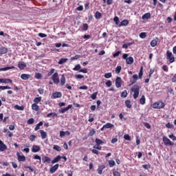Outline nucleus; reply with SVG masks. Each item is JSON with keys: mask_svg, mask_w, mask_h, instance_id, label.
<instances>
[{"mask_svg": "<svg viewBox=\"0 0 176 176\" xmlns=\"http://www.w3.org/2000/svg\"><path fill=\"white\" fill-rule=\"evenodd\" d=\"M140 89H141V86L138 85H135L131 89V93L133 94L134 100H137V98H138V96H140Z\"/></svg>", "mask_w": 176, "mask_h": 176, "instance_id": "obj_1", "label": "nucleus"}, {"mask_svg": "<svg viewBox=\"0 0 176 176\" xmlns=\"http://www.w3.org/2000/svg\"><path fill=\"white\" fill-rule=\"evenodd\" d=\"M166 107V104L163 101L159 100L157 102H155L154 104H153L152 107L154 109H162Z\"/></svg>", "mask_w": 176, "mask_h": 176, "instance_id": "obj_2", "label": "nucleus"}, {"mask_svg": "<svg viewBox=\"0 0 176 176\" xmlns=\"http://www.w3.org/2000/svg\"><path fill=\"white\" fill-rule=\"evenodd\" d=\"M166 58L167 60H169V63L170 64H172V63H174V61H175V57L173 56V52L168 50L166 52Z\"/></svg>", "mask_w": 176, "mask_h": 176, "instance_id": "obj_3", "label": "nucleus"}, {"mask_svg": "<svg viewBox=\"0 0 176 176\" xmlns=\"http://www.w3.org/2000/svg\"><path fill=\"white\" fill-rule=\"evenodd\" d=\"M93 148L94 149L91 150L92 153H94L95 155H100V152H98V151H101L102 147L100 145L96 144Z\"/></svg>", "mask_w": 176, "mask_h": 176, "instance_id": "obj_4", "label": "nucleus"}, {"mask_svg": "<svg viewBox=\"0 0 176 176\" xmlns=\"http://www.w3.org/2000/svg\"><path fill=\"white\" fill-rule=\"evenodd\" d=\"M52 79L55 85L60 83V78H58V73L56 72L52 76Z\"/></svg>", "mask_w": 176, "mask_h": 176, "instance_id": "obj_5", "label": "nucleus"}, {"mask_svg": "<svg viewBox=\"0 0 176 176\" xmlns=\"http://www.w3.org/2000/svg\"><path fill=\"white\" fill-rule=\"evenodd\" d=\"M163 142L166 145H170V146H174V142H171V140H170V139H168V138L166 136L163 137Z\"/></svg>", "mask_w": 176, "mask_h": 176, "instance_id": "obj_6", "label": "nucleus"}, {"mask_svg": "<svg viewBox=\"0 0 176 176\" xmlns=\"http://www.w3.org/2000/svg\"><path fill=\"white\" fill-rule=\"evenodd\" d=\"M71 108H72V104H69L67 107L59 109V113H65V112L71 109Z\"/></svg>", "mask_w": 176, "mask_h": 176, "instance_id": "obj_7", "label": "nucleus"}, {"mask_svg": "<svg viewBox=\"0 0 176 176\" xmlns=\"http://www.w3.org/2000/svg\"><path fill=\"white\" fill-rule=\"evenodd\" d=\"M6 149H8V146L0 140V152H5Z\"/></svg>", "mask_w": 176, "mask_h": 176, "instance_id": "obj_8", "label": "nucleus"}, {"mask_svg": "<svg viewBox=\"0 0 176 176\" xmlns=\"http://www.w3.org/2000/svg\"><path fill=\"white\" fill-rule=\"evenodd\" d=\"M116 87L119 89V87H122V78L120 77H117L116 79Z\"/></svg>", "mask_w": 176, "mask_h": 176, "instance_id": "obj_9", "label": "nucleus"}, {"mask_svg": "<svg viewBox=\"0 0 176 176\" xmlns=\"http://www.w3.org/2000/svg\"><path fill=\"white\" fill-rule=\"evenodd\" d=\"M59 166H60V164H56L54 166L51 167L50 169V173H51V174H54V173H56V171H57V170H58Z\"/></svg>", "mask_w": 176, "mask_h": 176, "instance_id": "obj_10", "label": "nucleus"}, {"mask_svg": "<svg viewBox=\"0 0 176 176\" xmlns=\"http://www.w3.org/2000/svg\"><path fill=\"white\" fill-rule=\"evenodd\" d=\"M32 76L30 74H22L21 75V78H22L23 80H28V79H31Z\"/></svg>", "mask_w": 176, "mask_h": 176, "instance_id": "obj_11", "label": "nucleus"}, {"mask_svg": "<svg viewBox=\"0 0 176 176\" xmlns=\"http://www.w3.org/2000/svg\"><path fill=\"white\" fill-rule=\"evenodd\" d=\"M157 42H159V38L157 37L152 40L150 43L151 47H155V46H157Z\"/></svg>", "mask_w": 176, "mask_h": 176, "instance_id": "obj_12", "label": "nucleus"}, {"mask_svg": "<svg viewBox=\"0 0 176 176\" xmlns=\"http://www.w3.org/2000/svg\"><path fill=\"white\" fill-rule=\"evenodd\" d=\"M0 83H13L10 78H0Z\"/></svg>", "mask_w": 176, "mask_h": 176, "instance_id": "obj_13", "label": "nucleus"}, {"mask_svg": "<svg viewBox=\"0 0 176 176\" xmlns=\"http://www.w3.org/2000/svg\"><path fill=\"white\" fill-rule=\"evenodd\" d=\"M39 151H41V146L38 145H33L32 148V152L36 153V152H39Z\"/></svg>", "mask_w": 176, "mask_h": 176, "instance_id": "obj_14", "label": "nucleus"}, {"mask_svg": "<svg viewBox=\"0 0 176 176\" xmlns=\"http://www.w3.org/2000/svg\"><path fill=\"white\" fill-rule=\"evenodd\" d=\"M42 162L43 163H48V164H50V162H52V159L47 156H44L42 157Z\"/></svg>", "mask_w": 176, "mask_h": 176, "instance_id": "obj_15", "label": "nucleus"}, {"mask_svg": "<svg viewBox=\"0 0 176 176\" xmlns=\"http://www.w3.org/2000/svg\"><path fill=\"white\" fill-rule=\"evenodd\" d=\"M126 63L128 65H131L133 63H134V58L132 56H129L128 58L126 59Z\"/></svg>", "mask_w": 176, "mask_h": 176, "instance_id": "obj_16", "label": "nucleus"}, {"mask_svg": "<svg viewBox=\"0 0 176 176\" xmlns=\"http://www.w3.org/2000/svg\"><path fill=\"white\" fill-rule=\"evenodd\" d=\"M63 159V157L61 155H57L52 161V164H54V163H58V162H60Z\"/></svg>", "mask_w": 176, "mask_h": 176, "instance_id": "obj_17", "label": "nucleus"}, {"mask_svg": "<svg viewBox=\"0 0 176 176\" xmlns=\"http://www.w3.org/2000/svg\"><path fill=\"white\" fill-rule=\"evenodd\" d=\"M53 98H61L63 94L61 92H55L52 95Z\"/></svg>", "mask_w": 176, "mask_h": 176, "instance_id": "obj_18", "label": "nucleus"}, {"mask_svg": "<svg viewBox=\"0 0 176 176\" xmlns=\"http://www.w3.org/2000/svg\"><path fill=\"white\" fill-rule=\"evenodd\" d=\"M25 67H27V64L24 62H19L18 63V67L19 68V69H24Z\"/></svg>", "mask_w": 176, "mask_h": 176, "instance_id": "obj_19", "label": "nucleus"}, {"mask_svg": "<svg viewBox=\"0 0 176 176\" xmlns=\"http://www.w3.org/2000/svg\"><path fill=\"white\" fill-rule=\"evenodd\" d=\"M126 25H129V20L127 19L122 21L118 25V27H122Z\"/></svg>", "mask_w": 176, "mask_h": 176, "instance_id": "obj_20", "label": "nucleus"}, {"mask_svg": "<svg viewBox=\"0 0 176 176\" xmlns=\"http://www.w3.org/2000/svg\"><path fill=\"white\" fill-rule=\"evenodd\" d=\"M17 157H18V160L19 162H25V156L24 155H20L19 153H16Z\"/></svg>", "mask_w": 176, "mask_h": 176, "instance_id": "obj_21", "label": "nucleus"}, {"mask_svg": "<svg viewBox=\"0 0 176 176\" xmlns=\"http://www.w3.org/2000/svg\"><path fill=\"white\" fill-rule=\"evenodd\" d=\"M8 53V48L5 47H0V56H2V54H6Z\"/></svg>", "mask_w": 176, "mask_h": 176, "instance_id": "obj_22", "label": "nucleus"}, {"mask_svg": "<svg viewBox=\"0 0 176 176\" xmlns=\"http://www.w3.org/2000/svg\"><path fill=\"white\" fill-rule=\"evenodd\" d=\"M40 134L41 135L42 140H45V138H47V133L45 132V131L40 130Z\"/></svg>", "mask_w": 176, "mask_h": 176, "instance_id": "obj_23", "label": "nucleus"}, {"mask_svg": "<svg viewBox=\"0 0 176 176\" xmlns=\"http://www.w3.org/2000/svg\"><path fill=\"white\" fill-rule=\"evenodd\" d=\"M32 109L38 112V111H39V106L38 105V104L33 103L32 104Z\"/></svg>", "mask_w": 176, "mask_h": 176, "instance_id": "obj_24", "label": "nucleus"}, {"mask_svg": "<svg viewBox=\"0 0 176 176\" xmlns=\"http://www.w3.org/2000/svg\"><path fill=\"white\" fill-rule=\"evenodd\" d=\"M142 20H148L151 19V13H145L142 16Z\"/></svg>", "mask_w": 176, "mask_h": 176, "instance_id": "obj_25", "label": "nucleus"}, {"mask_svg": "<svg viewBox=\"0 0 176 176\" xmlns=\"http://www.w3.org/2000/svg\"><path fill=\"white\" fill-rule=\"evenodd\" d=\"M146 101V99L145 98V96L142 95L141 98L140 99V103L141 105H145V102Z\"/></svg>", "mask_w": 176, "mask_h": 176, "instance_id": "obj_26", "label": "nucleus"}, {"mask_svg": "<svg viewBox=\"0 0 176 176\" xmlns=\"http://www.w3.org/2000/svg\"><path fill=\"white\" fill-rule=\"evenodd\" d=\"M95 142L96 145H102V144H105V142L102 141L101 139L96 138Z\"/></svg>", "mask_w": 176, "mask_h": 176, "instance_id": "obj_27", "label": "nucleus"}, {"mask_svg": "<svg viewBox=\"0 0 176 176\" xmlns=\"http://www.w3.org/2000/svg\"><path fill=\"white\" fill-rule=\"evenodd\" d=\"M142 75H144V67L141 66L140 72H139V79H142Z\"/></svg>", "mask_w": 176, "mask_h": 176, "instance_id": "obj_28", "label": "nucleus"}, {"mask_svg": "<svg viewBox=\"0 0 176 176\" xmlns=\"http://www.w3.org/2000/svg\"><path fill=\"white\" fill-rule=\"evenodd\" d=\"M65 85V76L62 74L60 78V86H64Z\"/></svg>", "mask_w": 176, "mask_h": 176, "instance_id": "obj_29", "label": "nucleus"}, {"mask_svg": "<svg viewBox=\"0 0 176 176\" xmlns=\"http://www.w3.org/2000/svg\"><path fill=\"white\" fill-rule=\"evenodd\" d=\"M68 61V58H60L59 60V61L58 62V64H59V65H61V64H64V63H67Z\"/></svg>", "mask_w": 176, "mask_h": 176, "instance_id": "obj_30", "label": "nucleus"}, {"mask_svg": "<svg viewBox=\"0 0 176 176\" xmlns=\"http://www.w3.org/2000/svg\"><path fill=\"white\" fill-rule=\"evenodd\" d=\"M14 66H11V67H2L0 68V71H8V69H14Z\"/></svg>", "mask_w": 176, "mask_h": 176, "instance_id": "obj_31", "label": "nucleus"}, {"mask_svg": "<svg viewBox=\"0 0 176 176\" xmlns=\"http://www.w3.org/2000/svg\"><path fill=\"white\" fill-rule=\"evenodd\" d=\"M101 17H102V14H101V12L96 11L95 13V18L98 19H101Z\"/></svg>", "mask_w": 176, "mask_h": 176, "instance_id": "obj_32", "label": "nucleus"}, {"mask_svg": "<svg viewBox=\"0 0 176 176\" xmlns=\"http://www.w3.org/2000/svg\"><path fill=\"white\" fill-rule=\"evenodd\" d=\"M42 101V97H36L34 99V104H38Z\"/></svg>", "mask_w": 176, "mask_h": 176, "instance_id": "obj_33", "label": "nucleus"}, {"mask_svg": "<svg viewBox=\"0 0 176 176\" xmlns=\"http://www.w3.org/2000/svg\"><path fill=\"white\" fill-rule=\"evenodd\" d=\"M125 105L126 107V108H131V101H130L129 100H125Z\"/></svg>", "mask_w": 176, "mask_h": 176, "instance_id": "obj_34", "label": "nucleus"}, {"mask_svg": "<svg viewBox=\"0 0 176 176\" xmlns=\"http://www.w3.org/2000/svg\"><path fill=\"white\" fill-rule=\"evenodd\" d=\"M53 149L54 151H56L57 152H61V147H60V146L58 145H54Z\"/></svg>", "mask_w": 176, "mask_h": 176, "instance_id": "obj_35", "label": "nucleus"}, {"mask_svg": "<svg viewBox=\"0 0 176 176\" xmlns=\"http://www.w3.org/2000/svg\"><path fill=\"white\" fill-rule=\"evenodd\" d=\"M104 127H105V129H112V127H113V124L109 122H107L104 125Z\"/></svg>", "mask_w": 176, "mask_h": 176, "instance_id": "obj_36", "label": "nucleus"}, {"mask_svg": "<svg viewBox=\"0 0 176 176\" xmlns=\"http://www.w3.org/2000/svg\"><path fill=\"white\" fill-rule=\"evenodd\" d=\"M57 118V113H50L47 115V118Z\"/></svg>", "mask_w": 176, "mask_h": 176, "instance_id": "obj_37", "label": "nucleus"}, {"mask_svg": "<svg viewBox=\"0 0 176 176\" xmlns=\"http://www.w3.org/2000/svg\"><path fill=\"white\" fill-rule=\"evenodd\" d=\"M113 21L116 23V25L119 26V24H120V21H119V17L118 16L113 18Z\"/></svg>", "mask_w": 176, "mask_h": 176, "instance_id": "obj_38", "label": "nucleus"}, {"mask_svg": "<svg viewBox=\"0 0 176 176\" xmlns=\"http://www.w3.org/2000/svg\"><path fill=\"white\" fill-rule=\"evenodd\" d=\"M121 97L122 98H126V97H127V91L126 90H124L122 93H121Z\"/></svg>", "mask_w": 176, "mask_h": 176, "instance_id": "obj_39", "label": "nucleus"}, {"mask_svg": "<svg viewBox=\"0 0 176 176\" xmlns=\"http://www.w3.org/2000/svg\"><path fill=\"white\" fill-rule=\"evenodd\" d=\"M15 108L18 109V111H24V106H19V104H16Z\"/></svg>", "mask_w": 176, "mask_h": 176, "instance_id": "obj_40", "label": "nucleus"}, {"mask_svg": "<svg viewBox=\"0 0 176 176\" xmlns=\"http://www.w3.org/2000/svg\"><path fill=\"white\" fill-rule=\"evenodd\" d=\"M94 134H96V130H94V129H92L89 131L88 135H89V137H93V136L94 135Z\"/></svg>", "mask_w": 176, "mask_h": 176, "instance_id": "obj_41", "label": "nucleus"}, {"mask_svg": "<svg viewBox=\"0 0 176 176\" xmlns=\"http://www.w3.org/2000/svg\"><path fill=\"white\" fill-rule=\"evenodd\" d=\"M33 159H34V160H39V163H41V162L42 160L41 156H39L38 155H34Z\"/></svg>", "mask_w": 176, "mask_h": 176, "instance_id": "obj_42", "label": "nucleus"}, {"mask_svg": "<svg viewBox=\"0 0 176 176\" xmlns=\"http://www.w3.org/2000/svg\"><path fill=\"white\" fill-rule=\"evenodd\" d=\"M140 38L142 39H145L146 38V32H141L139 35Z\"/></svg>", "mask_w": 176, "mask_h": 176, "instance_id": "obj_43", "label": "nucleus"}, {"mask_svg": "<svg viewBox=\"0 0 176 176\" xmlns=\"http://www.w3.org/2000/svg\"><path fill=\"white\" fill-rule=\"evenodd\" d=\"M10 89H12V87L9 86H0V90H8Z\"/></svg>", "mask_w": 176, "mask_h": 176, "instance_id": "obj_44", "label": "nucleus"}, {"mask_svg": "<svg viewBox=\"0 0 176 176\" xmlns=\"http://www.w3.org/2000/svg\"><path fill=\"white\" fill-rule=\"evenodd\" d=\"M120 71H122V66H117L116 68V74H120Z\"/></svg>", "mask_w": 176, "mask_h": 176, "instance_id": "obj_45", "label": "nucleus"}, {"mask_svg": "<svg viewBox=\"0 0 176 176\" xmlns=\"http://www.w3.org/2000/svg\"><path fill=\"white\" fill-rule=\"evenodd\" d=\"M82 30L83 31H87V30H89V25H87V23H83Z\"/></svg>", "mask_w": 176, "mask_h": 176, "instance_id": "obj_46", "label": "nucleus"}, {"mask_svg": "<svg viewBox=\"0 0 176 176\" xmlns=\"http://www.w3.org/2000/svg\"><path fill=\"white\" fill-rule=\"evenodd\" d=\"M80 65L78 64L74 67V71H80Z\"/></svg>", "mask_w": 176, "mask_h": 176, "instance_id": "obj_47", "label": "nucleus"}, {"mask_svg": "<svg viewBox=\"0 0 176 176\" xmlns=\"http://www.w3.org/2000/svg\"><path fill=\"white\" fill-rule=\"evenodd\" d=\"M80 57V55H76V56L72 57V58H70V60H71V61H74V60H75L79 59Z\"/></svg>", "mask_w": 176, "mask_h": 176, "instance_id": "obj_48", "label": "nucleus"}, {"mask_svg": "<svg viewBox=\"0 0 176 176\" xmlns=\"http://www.w3.org/2000/svg\"><path fill=\"white\" fill-rule=\"evenodd\" d=\"M104 78L106 79H109V78H112V73H106L104 74Z\"/></svg>", "mask_w": 176, "mask_h": 176, "instance_id": "obj_49", "label": "nucleus"}, {"mask_svg": "<svg viewBox=\"0 0 176 176\" xmlns=\"http://www.w3.org/2000/svg\"><path fill=\"white\" fill-rule=\"evenodd\" d=\"M155 72V68L150 69V72L148 74V78H151L152 75H153V73Z\"/></svg>", "mask_w": 176, "mask_h": 176, "instance_id": "obj_50", "label": "nucleus"}, {"mask_svg": "<svg viewBox=\"0 0 176 176\" xmlns=\"http://www.w3.org/2000/svg\"><path fill=\"white\" fill-rule=\"evenodd\" d=\"M35 122V120H34V118H30L28 120L27 123L28 124H34Z\"/></svg>", "mask_w": 176, "mask_h": 176, "instance_id": "obj_51", "label": "nucleus"}, {"mask_svg": "<svg viewBox=\"0 0 176 176\" xmlns=\"http://www.w3.org/2000/svg\"><path fill=\"white\" fill-rule=\"evenodd\" d=\"M131 45H133L132 43H129L128 44H123L122 45V48L123 49H127L129 47V46H131Z\"/></svg>", "mask_w": 176, "mask_h": 176, "instance_id": "obj_52", "label": "nucleus"}, {"mask_svg": "<svg viewBox=\"0 0 176 176\" xmlns=\"http://www.w3.org/2000/svg\"><path fill=\"white\" fill-rule=\"evenodd\" d=\"M97 94H98V92H94L91 95V98L92 100H96V98H97Z\"/></svg>", "mask_w": 176, "mask_h": 176, "instance_id": "obj_53", "label": "nucleus"}, {"mask_svg": "<svg viewBox=\"0 0 176 176\" xmlns=\"http://www.w3.org/2000/svg\"><path fill=\"white\" fill-rule=\"evenodd\" d=\"M124 140H126V141H130L131 140V138L130 137V135L129 134H125L124 135Z\"/></svg>", "mask_w": 176, "mask_h": 176, "instance_id": "obj_54", "label": "nucleus"}, {"mask_svg": "<svg viewBox=\"0 0 176 176\" xmlns=\"http://www.w3.org/2000/svg\"><path fill=\"white\" fill-rule=\"evenodd\" d=\"M34 78H36V79H41L42 78V74L41 73H36Z\"/></svg>", "mask_w": 176, "mask_h": 176, "instance_id": "obj_55", "label": "nucleus"}, {"mask_svg": "<svg viewBox=\"0 0 176 176\" xmlns=\"http://www.w3.org/2000/svg\"><path fill=\"white\" fill-rule=\"evenodd\" d=\"M106 86H107V87H111V86H112V82L110 80H108L106 82H105Z\"/></svg>", "mask_w": 176, "mask_h": 176, "instance_id": "obj_56", "label": "nucleus"}, {"mask_svg": "<svg viewBox=\"0 0 176 176\" xmlns=\"http://www.w3.org/2000/svg\"><path fill=\"white\" fill-rule=\"evenodd\" d=\"M142 168H144L145 170H148L151 168V164H148L142 165Z\"/></svg>", "mask_w": 176, "mask_h": 176, "instance_id": "obj_57", "label": "nucleus"}, {"mask_svg": "<svg viewBox=\"0 0 176 176\" xmlns=\"http://www.w3.org/2000/svg\"><path fill=\"white\" fill-rule=\"evenodd\" d=\"M119 54H122V51H118L116 53L113 54V57H118L119 56Z\"/></svg>", "mask_w": 176, "mask_h": 176, "instance_id": "obj_58", "label": "nucleus"}, {"mask_svg": "<svg viewBox=\"0 0 176 176\" xmlns=\"http://www.w3.org/2000/svg\"><path fill=\"white\" fill-rule=\"evenodd\" d=\"M162 69L163 71H164L165 72H168V67L166 65H164L162 66Z\"/></svg>", "mask_w": 176, "mask_h": 176, "instance_id": "obj_59", "label": "nucleus"}, {"mask_svg": "<svg viewBox=\"0 0 176 176\" xmlns=\"http://www.w3.org/2000/svg\"><path fill=\"white\" fill-rule=\"evenodd\" d=\"M166 127H167V129H173L174 127V125L171 124V123L168 122L166 124Z\"/></svg>", "mask_w": 176, "mask_h": 176, "instance_id": "obj_60", "label": "nucleus"}, {"mask_svg": "<svg viewBox=\"0 0 176 176\" xmlns=\"http://www.w3.org/2000/svg\"><path fill=\"white\" fill-rule=\"evenodd\" d=\"M109 167H113L115 166V161L110 160L109 161Z\"/></svg>", "mask_w": 176, "mask_h": 176, "instance_id": "obj_61", "label": "nucleus"}, {"mask_svg": "<svg viewBox=\"0 0 176 176\" xmlns=\"http://www.w3.org/2000/svg\"><path fill=\"white\" fill-rule=\"evenodd\" d=\"M54 71H55L54 69H51L50 72H48V74H47V76H52V75H53V74H54Z\"/></svg>", "mask_w": 176, "mask_h": 176, "instance_id": "obj_62", "label": "nucleus"}, {"mask_svg": "<svg viewBox=\"0 0 176 176\" xmlns=\"http://www.w3.org/2000/svg\"><path fill=\"white\" fill-rule=\"evenodd\" d=\"M171 81L173 83H176V74L173 75V76L171 78Z\"/></svg>", "mask_w": 176, "mask_h": 176, "instance_id": "obj_63", "label": "nucleus"}, {"mask_svg": "<svg viewBox=\"0 0 176 176\" xmlns=\"http://www.w3.org/2000/svg\"><path fill=\"white\" fill-rule=\"evenodd\" d=\"M113 176H121V175H120V173H119V172L117 171V170L113 171Z\"/></svg>", "mask_w": 176, "mask_h": 176, "instance_id": "obj_64", "label": "nucleus"}]
</instances>
